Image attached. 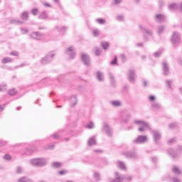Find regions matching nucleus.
Masks as SVG:
<instances>
[{
    "label": "nucleus",
    "mask_w": 182,
    "mask_h": 182,
    "mask_svg": "<svg viewBox=\"0 0 182 182\" xmlns=\"http://www.w3.org/2000/svg\"><path fill=\"white\" fill-rule=\"evenodd\" d=\"M164 31H166V26L161 25L157 27L156 33H158L159 35H161V33H164Z\"/></svg>",
    "instance_id": "nucleus-18"
},
{
    "label": "nucleus",
    "mask_w": 182,
    "mask_h": 182,
    "mask_svg": "<svg viewBox=\"0 0 182 182\" xmlns=\"http://www.w3.org/2000/svg\"><path fill=\"white\" fill-rule=\"evenodd\" d=\"M96 56H100V53H102V50H100V48L97 47H95L93 49Z\"/></svg>",
    "instance_id": "nucleus-28"
},
{
    "label": "nucleus",
    "mask_w": 182,
    "mask_h": 182,
    "mask_svg": "<svg viewBox=\"0 0 182 182\" xmlns=\"http://www.w3.org/2000/svg\"><path fill=\"white\" fill-rule=\"evenodd\" d=\"M4 159L5 160H11V156H10V155H5V156H4Z\"/></svg>",
    "instance_id": "nucleus-54"
},
{
    "label": "nucleus",
    "mask_w": 182,
    "mask_h": 182,
    "mask_svg": "<svg viewBox=\"0 0 182 182\" xmlns=\"http://www.w3.org/2000/svg\"><path fill=\"white\" fill-rule=\"evenodd\" d=\"M121 58L122 60H124V59H126V55H124V54H121Z\"/></svg>",
    "instance_id": "nucleus-61"
},
{
    "label": "nucleus",
    "mask_w": 182,
    "mask_h": 182,
    "mask_svg": "<svg viewBox=\"0 0 182 182\" xmlns=\"http://www.w3.org/2000/svg\"><path fill=\"white\" fill-rule=\"evenodd\" d=\"M81 59L85 66H90V57L87 54L82 53Z\"/></svg>",
    "instance_id": "nucleus-8"
},
{
    "label": "nucleus",
    "mask_w": 182,
    "mask_h": 182,
    "mask_svg": "<svg viewBox=\"0 0 182 182\" xmlns=\"http://www.w3.org/2000/svg\"><path fill=\"white\" fill-rule=\"evenodd\" d=\"M155 21L159 23H161V22H164V21H166V16L164 14H156L155 16Z\"/></svg>",
    "instance_id": "nucleus-15"
},
{
    "label": "nucleus",
    "mask_w": 182,
    "mask_h": 182,
    "mask_svg": "<svg viewBox=\"0 0 182 182\" xmlns=\"http://www.w3.org/2000/svg\"><path fill=\"white\" fill-rule=\"evenodd\" d=\"M117 20L119 21L120 22H122V21H124V16H117Z\"/></svg>",
    "instance_id": "nucleus-46"
},
{
    "label": "nucleus",
    "mask_w": 182,
    "mask_h": 182,
    "mask_svg": "<svg viewBox=\"0 0 182 182\" xmlns=\"http://www.w3.org/2000/svg\"><path fill=\"white\" fill-rule=\"evenodd\" d=\"M9 62H12V58L9 57L4 58L2 60V63H8Z\"/></svg>",
    "instance_id": "nucleus-34"
},
{
    "label": "nucleus",
    "mask_w": 182,
    "mask_h": 182,
    "mask_svg": "<svg viewBox=\"0 0 182 182\" xmlns=\"http://www.w3.org/2000/svg\"><path fill=\"white\" fill-rule=\"evenodd\" d=\"M38 9H33L31 10V14L35 16L36 15H38Z\"/></svg>",
    "instance_id": "nucleus-42"
},
{
    "label": "nucleus",
    "mask_w": 182,
    "mask_h": 182,
    "mask_svg": "<svg viewBox=\"0 0 182 182\" xmlns=\"http://www.w3.org/2000/svg\"><path fill=\"white\" fill-rule=\"evenodd\" d=\"M6 90V84L0 85V92H4Z\"/></svg>",
    "instance_id": "nucleus-39"
},
{
    "label": "nucleus",
    "mask_w": 182,
    "mask_h": 182,
    "mask_svg": "<svg viewBox=\"0 0 182 182\" xmlns=\"http://www.w3.org/2000/svg\"><path fill=\"white\" fill-rule=\"evenodd\" d=\"M123 154L127 157V159H138L139 156H137V154L134 151H127L124 152Z\"/></svg>",
    "instance_id": "nucleus-10"
},
{
    "label": "nucleus",
    "mask_w": 182,
    "mask_h": 182,
    "mask_svg": "<svg viewBox=\"0 0 182 182\" xmlns=\"http://www.w3.org/2000/svg\"><path fill=\"white\" fill-rule=\"evenodd\" d=\"M172 171H173V173H174L175 174H181V170H180V169L178 168V167H177V166H173V168H172Z\"/></svg>",
    "instance_id": "nucleus-23"
},
{
    "label": "nucleus",
    "mask_w": 182,
    "mask_h": 182,
    "mask_svg": "<svg viewBox=\"0 0 182 182\" xmlns=\"http://www.w3.org/2000/svg\"><path fill=\"white\" fill-rule=\"evenodd\" d=\"M101 46H102V48H104L105 50H106V49H107V48H109V43L102 42L101 43Z\"/></svg>",
    "instance_id": "nucleus-33"
},
{
    "label": "nucleus",
    "mask_w": 182,
    "mask_h": 182,
    "mask_svg": "<svg viewBox=\"0 0 182 182\" xmlns=\"http://www.w3.org/2000/svg\"><path fill=\"white\" fill-rule=\"evenodd\" d=\"M152 107H154V109H160V107H161V105H160V104L158 102H154L152 104Z\"/></svg>",
    "instance_id": "nucleus-37"
},
{
    "label": "nucleus",
    "mask_w": 182,
    "mask_h": 182,
    "mask_svg": "<svg viewBox=\"0 0 182 182\" xmlns=\"http://www.w3.org/2000/svg\"><path fill=\"white\" fill-rule=\"evenodd\" d=\"M92 33H93V36H97V35H99V31L98 30H94Z\"/></svg>",
    "instance_id": "nucleus-52"
},
{
    "label": "nucleus",
    "mask_w": 182,
    "mask_h": 182,
    "mask_svg": "<svg viewBox=\"0 0 182 182\" xmlns=\"http://www.w3.org/2000/svg\"><path fill=\"white\" fill-rule=\"evenodd\" d=\"M102 132H104V133H105V134H107V136H108L109 137H112V136L113 135V130L107 122H104L103 124Z\"/></svg>",
    "instance_id": "nucleus-5"
},
{
    "label": "nucleus",
    "mask_w": 182,
    "mask_h": 182,
    "mask_svg": "<svg viewBox=\"0 0 182 182\" xmlns=\"http://www.w3.org/2000/svg\"><path fill=\"white\" fill-rule=\"evenodd\" d=\"M52 166L54 167V168H59L62 166V164L60 162H54L53 163Z\"/></svg>",
    "instance_id": "nucleus-35"
},
{
    "label": "nucleus",
    "mask_w": 182,
    "mask_h": 182,
    "mask_svg": "<svg viewBox=\"0 0 182 182\" xmlns=\"http://www.w3.org/2000/svg\"><path fill=\"white\" fill-rule=\"evenodd\" d=\"M139 28L141 31H142V33H144V39L146 42L149 41V38L147 36H149L150 38H153V31L151 30H149L146 28H143V26H139Z\"/></svg>",
    "instance_id": "nucleus-4"
},
{
    "label": "nucleus",
    "mask_w": 182,
    "mask_h": 182,
    "mask_svg": "<svg viewBox=\"0 0 182 182\" xmlns=\"http://www.w3.org/2000/svg\"><path fill=\"white\" fill-rule=\"evenodd\" d=\"M162 68L164 70V75H165V76H167L170 74V68H168V64H167L166 61L162 62Z\"/></svg>",
    "instance_id": "nucleus-12"
},
{
    "label": "nucleus",
    "mask_w": 182,
    "mask_h": 182,
    "mask_svg": "<svg viewBox=\"0 0 182 182\" xmlns=\"http://www.w3.org/2000/svg\"><path fill=\"white\" fill-rule=\"evenodd\" d=\"M53 56L55 54L49 53L46 57L43 58L41 60L42 65H48L50 62H52V59H53Z\"/></svg>",
    "instance_id": "nucleus-6"
},
{
    "label": "nucleus",
    "mask_w": 182,
    "mask_h": 182,
    "mask_svg": "<svg viewBox=\"0 0 182 182\" xmlns=\"http://www.w3.org/2000/svg\"><path fill=\"white\" fill-rule=\"evenodd\" d=\"M144 127H148L149 128V125H148V127H142L139 128V132H144Z\"/></svg>",
    "instance_id": "nucleus-56"
},
{
    "label": "nucleus",
    "mask_w": 182,
    "mask_h": 182,
    "mask_svg": "<svg viewBox=\"0 0 182 182\" xmlns=\"http://www.w3.org/2000/svg\"><path fill=\"white\" fill-rule=\"evenodd\" d=\"M87 144H88V146H92L94 144H96V139L95 138V136L90 138L88 139Z\"/></svg>",
    "instance_id": "nucleus-19"
},
{
    "label": "nucleus",
    "mask_w": 182,
    "mask_h": 182,
    "mask_svg": "<svg viewBox=\"0 0 182 182\" xmlns=\"http://www.w3.org/2000/svg\"><path fill=\"white\" fill-rule=\"evenodd\" d=\"M28 12H23L21 14V19H23V21H28Z\"/></svg>",
    "instance_id": "nucleus-30"
},
{
    "label": "nucleus",
    "mask_w": 182,
    "mask_h": 182,
    "mask_svg": "<svg viewBox=\"0 0 182 182\" xmlns=\"http://www.w3.org/2000/svg\"><path fill=\"white\" fill-rule=\"evenodd\" d=\"M143 85H144V87H147V81H146L145 80H143Z\"/></svg>",
    "instance_id": "nucleus-57"
},
{
    "label": "nucleus",
    "mask_w": 182,
    "mask_h": 182,
    "mask_svg": "<svg viewBox=\"0 0 182 182\" xmlns=\"http://www.w3.org/2000/svg\"><path fill=\"white\" fill-rule=\"evenodd\" d=\"M16 93H17V92L15 88H13L8 91V94L9 95V96H15V95H16Z\"/></svg>",
    "instance_id": "nucleus-29"
},
{
    "label": "nucleus",
    "mask_w": 182,
    "mask_h": 182,
    "mask_svg": "<svg viewBox=\"0 0 182 182\" xmlns=\"http://www.w3.org/2000/svg\"><path fill=\"white\" fill-rule=\"evenodd\" d=\"M168 154H170V156H171V157H173V159L176 158V156H177V154H176V152L174 151V150L173 149H169L168 150Z\"/></svg>",
    "instance_id": "nucleus-26"
},
{
    "label": "nucleus",
    "mask_w": 182,
    "mask_h": 182,
    "mask_svg": "<svg viewBox=\"0 0 182 182\" xmlns=\"http://www.w3.org/2000/svg\"><path fill=\"white\" fill-rule=\"evenodd\" d=\"M0 144H1V146H5V144H6V141H0Z\"/></svg>",
    "instance_id": "nucleus-62"
},
{
    "label": "nucleus",
    "mask_w": 182,
    "mask_h": 182,
    "mask_svg": "<svg viewBox=\"0 0 182 182\" xmlns=\"http://www.w3.org/2000/svg\"><path fill=\"white\" fill-rule=\"evenodd\" d=\"M171 82H172V81L170 80H167L166 81V86H167V87H168L169 89H170V87H171Z\"/></svg>",
    "instance_id": "nucleus-44"
},
{
    "label": "nucleus",
    "mask_w": 182,
    "mask_h": 182,
    "mask_svg": "<svg viewBox=\"0 0 182 182\" xmlns=\"http://www.w3.org/2000/svg\"><path fill=\"white\" fill-rule=\"evenodd\" d=\"M96 77L99 82H103V73H100V71L97 72Z\"/></svg>",
    "instance_id": "nucleus-21"
},
{
    "label": "nucleus",
    "mask_w": 182,
    "mask_h": 182,
    "mask_svg": "<svg viewBox=\"0 0 182 182\" xmlns=\"http://www.w3.org/2000/svg\"><path fill=\"white\" fill-rule=\"evenodd\" d=\"M173 182H180V179H178L177 178H173Z\"/></svg>",
    "instance_id": "nucleus-59"
},
{
    "label": "nucleus",
    "mask_w": 182,
    "mask_h": 182,
    "mask_svg": "<svg viewBox=\"0 0 182 182\" xmlns=\"http://www.w3.org/2000/svg\"><path fill=\"white\" fill-rule=\"evenodd\" d=\"M30 37L32 39H35L36 41H41L42 39V35L39 34L38 32H33L30 35Z\"/></svg>",
    "instance_id": "nucleus-16"
},
{
    "label": "nucleus",
    "mask_w": 182,
    "mask_h": 182,
    "mask_svg": "<svg viewBox=\"0 0 182 182\" xmlns=\"http://www.w3.org/2000/svg\"><path fill=\"white\" fill-rule=\"evenodd\" d=\"M65 53L70 56V59H73V58H75V55H76L75 48L73 46L69 47L66 49Z\"/></svg>",
    "instance_id": "nucleus-11"
},
{
    "label": "nucleus",
    "mask_w": 182,
    "mask_h": 182,
    "mask_svg": "<svg viewBox=\"0 0 182 182\" xmlns=\"http://www.w3.org/2000/svg\"><path fill=\"white\" fill-rule=\"evenodd\" d=\"M117 167H119V168H121V170L126 169V165L124 164V162H122V161L117 162Z\"/></svg>",
    "instance_id": "nucleus-22"
},
{
    "label": "nucleus",
    "mask_w": 182,
    "mask_h": 182,
    "mask_svg": "<svg viewBox=\"0 0 182 182\" xmlns=\"http://www.w3.org/2000/svg\"><path fill=\"white\" fill-rule=\"evenodd\" d=\"M39 19H46L48 18V14L46 11H43L40 16H39Z\"/></svg>",
    "instance_id": "nucleus-27"
},
{
    "label": "nucleus",
    "mask_w": 182,
    "mask_h": 182,
    "mask_svg": "<svg viewBox=\"0 0 182 182\" xmlns=\"http://www.w3.org/2000/svg\"><path fill=\"white\" fill-rule=\"evenodd\" d=\"M97 22L100 23V25H105V23H106V21L103 18H97Z\"/></svg>",
    "instance_id": "nucleus-36"
},
{
    "label": "nucleus",
    "mask_w": 182,
    "mask_h": 182,
    "mask_svg": "<svg viewBox=\"0 0 182 182\" xmlns=\"http://www.w3.org/2000/svg\"><path fill=\"white\" fill-rule=\"evenodd\" d=\"M117 63V57H115L114 60L111 62V65H116Z\"/></svg>",
    "instance_id": "nucleus-51"
},
{
    "label": "nucleus",
    "mask_w": 182,
    "mask_h": 182,
    "mask_svg": "<svg viewBox=\"0 0 182 182\" xmlns=\"http://www.w3.org/2000/svg\"><path fill=\"white\" fill-rule=\"evenodd\" d=\"M174 127H177V124L171 123L169 124V129H174Z\"/></svg>",
    "instance_id": "nucleus-49"
},
{
    "label": "nucleus",
    "mask_w": 182,
    "mask_h": 182,
    "mask_svg": "<svg viewBox=\"0 0 182 182\" xmlns=\"http://www.w3.org/2000/svg\"><path fill=\"white\" fill-rule=\"evenodd\" d=\"M10 54L12 56H18V52H16V51H12V52L10 53Z\"/></svg>",
    "instance_id": "nucleus-53"
},
{
    "label": "nucleus",
    "mask_w": 182,
    "mask_h": 182,
    "mask_svg": "<svg viewBox=\"0 0 182 182\" xmlns=\"http://www.w3.org/2000/svg\"><path fill=\"white\" fill-rule=\"evenodd\" d=\"M95 124L93 122H90L86 125L87 129H93Z\"/></svg>",
    "instance_id": "nucleus-40"
},
{
    "label": "nucleus",
    "mask_w": 182,
    "mask_h": 182,
    "mask_svg": "<svg viewBox=\"0 0 182 182\" xmlns=\"http://www.w3.org/2000/svg\"><path fill=\"white\" fill-rule=\"evenodd\" d=\"M76 105H77V98L76 95H73L70 98V107H75Z\"/></svg>",
    "instance_id": "nucleus-14"
},
{
    "label": "nucleus",
    "mask_w": 182,
    "mask_h": 182,
    "mask_svg": "<svg viewBox=\"0 0 182 182\" xmlns=\"http://www.w3.org/2000/svg\"><path fill=\"white\" fill-rule=\"evenodd\" d=\"M171 41L173 45L175 46L181 43V35H180L178 32L174 31L172 34Z\"/></svg>",
    "instance_id": "nucleus-3"
},
{
    "label": "nucleus",
    "mask_w": 182,
    "mask_h": 182,
    "mask_svg": "<svg viewBox=\"0 0 182 182\" xmlns=\"http://www.w3.org/2000/svg\"><path fill=\"white\" fill-rule=\"evenodd\" d=\"M161 55V51H156L154 53V56L155 58H160Z\"/></svg>",
    "instance_id": "nucleus-43"
},
{
    "label": "nucleus",
    "mask_w": 182,
    "mask_h": 182,
    "mask_svg": "<svg viewBox=\"0 0 182 182\" xmlns=\"http://www.w3.org/2000/svg\"><path fill=\"white\" fill-rule=\"evenodd\" d=\"M68 173L67 171L65 170H62L58 172V174H60V176H65V174H66Z\"/></svg>",
    "instance_id": "nucleus-48"
},
{
    "label": "nucleus",
    "mask_w": 182,
    "mask_h": 182,
    "mask_svg": "<svg viewBox=\"0 0 182 182\" xmlns=\"http://www.w3.org/2000/svg\"><path fill=\"white\" fill-rule=\"evenodd\" d=\"M11 23H18V24H22L23 22L21 21H17L16 19L11 20Z\"/></svg>",
    "instance_id": "nucleus-47"
},
{
    "label": "nucleus",
    "mask_w": 182,
    "mask_h": 182,
    "mask_svg": "<svg viewBox=\"0 0 182 182\" xmlns=\"http://www.w3.org/2000/svg\"><path fill=\"white\" fill-rule=\"evenodd\" d=\"M109 79L111 80V83L112 86H114V85H116V82H114V76L112 73H109Z\"/></svg>",
    "instance_id": "nucleus-32"
},
{
    "label": "nucleus",
    "mask_w": 182,
    "mask_h": 182,
    "mask_svg": "<svg viewBox=\"0 0 182 182\" xmlns=\"http://www.w3.org/2000/svg\"><path fill=\"white\" fill-rule=\"evenodd\" d=\"M133 141L134 143H136L137 144H141L143 143H146V141H147V136L140 135Z\"/></svg>",
    "instance_id": "nucleus-7"
},
{
    "label": "nucleus",
    "mask_w": 182,
    "mask_h": 182,
    "mask_svg": "<svg viewBox=\"0 0 182 182\" xmlns=\"http://www.w3.org/2000/svg\"><path fill=\"white\" fill-rule=\"evenodd\" d=\"M30 164L34 167H42L46 166V160L44 159H33L30 160Z\"/></svg>",
    "instance_id": "nucleus-2"
},
{
    "label": "nucleus",
    "mask_w": 182,
    "mask_h": 182,
    "mask_svg": "<svg viewBox=\"0 0 182 182\" xmlns=\"http://www.w3.org/2000/svg\"><path fill=\"white\" fill-rule=\"evenodd\" d=\"M134 123L138 126H141L142 127H149V123L142 120H135Z\"/></svg>",
    "instance_id": "nucleus-17"
},
{
    "label": "nucleus",
    "mask_w": 182,
    "mask_h": 182,
    "mask_svg": "<svg viewBox=\"0 0 182 182\" xmlns=\"http://www.w3.org/2000/svg\"><path fill=\"white\" fill-rule=\"evenodd\" d=\"M43 5H44V6H47L48 8H50V4H49L48 3H44Z\"/></svg>",
    "instance_id": "nucleus-63"
},
{
    "label": "nucleus",
    "mask_w": 182,
    "mask_h": 182,
    "mask_svg": "<svg viewBox=\"0 0 182 182\" xmlns=\"http://www.w3.org/2000/svg\"><path fill=\"white\" fill-rule=\"evenodd\" d=\"M112 106H114V107H119L122 106V102L120 101H112L111 102Z\"/></svg>",
    "instance_id": "nucleus-24"
},
{
    "label": "nucleus",
    "mask_w": 182,
    "mask_h": 182,
    "mask_svg": "<svg viewBox=\"0 0 182 182\" xmlns=\"http://www.w3.org/2000/svg\"><path fill=\"white\" fill-rule=\"evenodd\" d=\"M67 28L65 26L61 27L59 29V32L61 33V35H63V32H65L66 31Z\"/></svg>",
    "instance_id": "nucleus-45"
},
{
    "label": "nucleus",
    "mask_w": 182,
    "mask_h": 182,
    "mask_svg": "<svg viewBox=\"0 0 182 182\" xmlns=\"http://www.w3.org/2000/svg\"><path fill=\"white\" fill-rule=\"evenodd\" d=\"M53 137H54V139H58L59 137V135H58V134H54L53 135Z\"/></svg>",
    "instance_id": "nucleus-64"
},
{
    "label": "nucleus",
    "mask_w": 182,
    "mask_h": 182,
    "mask_svg": "<svg viewBox=\"0 0 182 182\" xmlns=\"http://www.w3.org/2000/svg\"><path fill=\"white\" fill-rule=\"evenodd\" d=\"M16 173L17 174H21L23 173V168H22V166H18L16 169Z\"/></svg>",
    "instance_id": "nucleus-31"
},
{
    "label": "nucleus",
    "mask_w": 182,
    "mask_h": 182,
    "mask_svg": "<svg viewBox=\"0 0 182 182\" xmlns=\"http://www.w3.org/2000/svg\"><path fill=\"white\" fill-rule=\"evenodd\" d=\"M18 182H32V180L28 178L27 177L23 176L20 178L18 181Z\"/></svg>",
    "instance_id": "nucleus-25"
},
{
    "label": "nucleus",
    "mask_w": 182,
    "mask_h": 182,
    "mask_svg": "<svg viewBox=\"0 0 182 182\" xmlns=\"http://www.w3.org/2000/svg\"><path fill=\"white\" fill-rule=\"evenodd\" d=\"M128 79L131 83H134V81L136 80V73L133 70H129L128 71Z\"/></svg>",
    "instance_id": "nucleus-9"
},
{
    "label": "nucleus",
    "mask_w": 182,
    "mask_h": 182,
    "mask_svg": "<svg viewBox=\"0 0 182 182\" xmlns=\"http://www.w3.org/2000/svg\"><path fill=\"white\" fill-rule=\"evenodd\" d=\"M156 97H154V96L151 95L149 97V100H151V102H153L154 100H155Z\"/></svg>",
    "instance_id": "nucleus-60"
},
{
    "label": "nucleus",
    "mask_w": 182,
    "mask_h": 182,
    "mask_svg": "<svg viewBox=\"0 0 182 182\" xmlns=\"http://www.w3.org/2000/svg\"><path fill=\"white\" fill-rule=\"evenodd\" d=\"M152 134L155 143H159V140L161 139V134L158 131H153Z\"/></svg>",
    "instance_id": "nucleus-13"
},
{
    "label": "nucleus",
    "mask_w": 182,
    "mask_h": 182,
    "mask_svg": "<svg viewBox=\"0 0 182 182\" xmlns=\"http://www.w3.org/2000/svg\"><path fill=\"white\" fill-rule=\"evenodd\" d=\"M94 177L95 180H97V181H99V180H100V174H99V173L97 172L94 173Z\"/></svg>",
    "instance_id": "nucleus-38"
},
{
    "label": "nucleus",
    "mask_w": 182,
    "mask_h": 182,
    "mask_svg": "<svg viewBox=\"0 0 182 182\" xmlns=\"http://www.w3.org/2000/svg\"><path fill=\"white\" fill-rule=\"evenodd\" d=\"M114 2L116 5H119V4H121L122 0H114Z\"/></svg>",
    "instance_id": "nucleus-55"
},
{
    "label": "nucleus",
    "mask_w": 182,
    "mask_h": 182,
    "mask_svg": "<svg viewBox=\"0 0 182 182\" xmlns=\"http://www.w3.org/2000/svg\"><path fill=\"white\" fill-rule=\"evenodd\" d=\"M169 11H176L178 6L176 4L172 3L168 6Z\"/></svg>",
    "instance_id": "nucleus-20"
},
{
    "label": "nucleus",
    "mask_w": 182,
    "mask_h": 182,
    "mask_svg": "<svg viewBox=\"0 0 182 182\" xmlns=\"http://www.w3.org/2000/svg\"><path fill=\"white\" fill-rule=\"evenodd\" d=\"M152 163H157V157L153 156L151 158Z\"/></svg>",
    "instance_id": "nucleus-50"
},
{
    "label": "nucleus",
    "mask_w": 182,
    "mask_h": 182,
    "mask_svg": "<svg viewBox=\"0 0 182 182\" xmlns=\"http://www.w3.org/2000/svg\"><path fill=\"white\" fill-rule=\"evenodd\" d=\"M21 32H23V33H26V32H28V30L26 28H21Z\"/></svg>",
    "instance_id": "nucleus-58"
},
{
    "label": "nucleus",
    "mask_w": 182,
    "mask_h": 182,
    "mask_svg": "<svg viewBox=\"0 0 182 182\" xmlns=\"http://www.w3.org/2000/svg\"><path fill=\"white\" fill-rule=\"evenodd\" d=\"M116 178L111 181V182H129L132 181L131 176H120L119 172H115Z\"/></svg>",
    "instance_id": "nucleus-1"
},
{
    "label": "nucleus",
    "mask_w": 182,
    "mask_h": 182,
    "mask_svg": "<svg viewBox=\"0 0 182 182\" xmlns=\"http://www.w3.org/2000/svg\"><path fill=\"white\" fill-rule=\"evenodd\" d=\"M174 143H176V138L168 140V144L169 145L174 144Z\"/></svg>",
    "instance_id": "nucleus-41"
}]
</instances>
